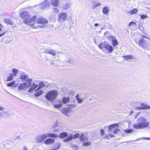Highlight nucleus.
I'll return each mask as SVG.
<instances>
[{
  "instance_id": "1",
  "label": "nucleus",
  "mask_w": 150,
  "mask_h": 150,
  "mask_svg": "<svg viewBox=\"0 0 150 150\" xmlns=\"http://www.w3.org/2000/svg\"><path fill=\"white\" fill-rule=\"evenodd\" d=\"M29 21H25L24 22L26 23L27 25H33L35 23L41 24V25H37V27L38 28H43L44 25L43 24L47 23V20L44 18L36 16H34Z\"/></svg>"
},
{
  "instance_id": "2",
  "label": "nucleus",
  "mask_w": 150,
  "mask_h": 150,
  "mask_svg": "<svg viewBox=\"0 0 150 150\" xmlns=\"http://www.w3.org/2000/svg\"><path fill=\"white\" fill-rule=\"evenodd\" d=\"M137 123L133 125V127L135 129H143L147 127L149 124V122L144 117H141L137 120Z\"/></svg>"
},
{
  "instance_id": "3",
  "label": "nucleus",
  "mask_w": 150,
  "mask_h": 150,
  "mask_svg": "<svg viewBox=\"0 0 150 150\" xmlns=\"http://www.w3.org/2000/svg\"><path fill=\"white\" fill-rule=\"evenodd\" d=\"M58 94L57 91L54 90L48 92L45 97L48 100H52L55 99Z\"/></svg>"
},
{
  "instance_id": "4",
  "label": "nucleus",
  "mask_w": 150,
  "mask_h": 150,
  "mask_svg": "<svg viewBox=\"0 0 150 150\" xmlns=\"http://www.w3.org/2000/svg\"><path fill=\"white\" fill-rule=\"evenodd\" d=\"M26 81L25 83H26V86H27V88L31 87L28 91L30 92H32L38 86V85L35 84L34 82H33L32 79H31L28 78Z\"/></svg>"
},
{
  "instance_id": "5",
  "label": "nucleus",
  "mask_w": 150,
  "mask_h": 150,
  "mask_svg": "<svg viewBox=\"0 0 150 150\" xmlns=\"http://www.w3.org/2000/svg\"><path fill=\"white\" fill-rule=\"evenodd\" d=\"M118 125L117 124L114 123L109 125L108 126H106L105 128L108 129V131L110 132H112L114 134H116L118 133L120 130L117 128L115 129V127H118Z\"/></svg>"
},
{
  "instance_id": "6",
  "label": "nucleus",
  "mask_w": 150,
  "mask_h": 150,
  "mask_svg": "<svg viewBox=\"0 0 150 150\" xmlns=\"http://www.w3.org/2000/svg\"><path fill=\"white\" fill-rule=\"evenodd\" d=\"M20 16L23 19V23L26 24H27L25 23L24 21H30V20H31L30 19L29 13L27 11H25L21 13L20 14Z\"/></svg>"
},
{
  "instance_id": "7",
  "label": "nucleus",
  "mask_w": 150,
  "mask_h": 150,
  "mask_svg": "<svg viewBox=\"0 0 150 150\" xmlns=\"http://www.w3.org/2000/svg\"><path fill=\"white\" fill-rule=\"evenodd\" d=\"M143 38H142L139 40V45L142 48H144L147 45V42L146 39H149V38L143 35Z\"/></svg>"
},
{
  "instance_id": "8",
  "label": "nucleus",
  "mask_w": 150,
  "mask_h": 150,
  "mask_svg": "<svg viewBox=\"0 0 150 150\" xmlns=\"http://www.w3.org/2000/svg\"><path fill=\"white\" fill-rule=\"evenodd\" d=\"M80 134L78 133H77L73 135L72 134H69V137H67L66 139L63 140V142H69L73 139H74L79 137Z\"/></svg>"
},
{
  "instance_id": "9",
  "label": "nucleus",
  "mask_w": 150,
  "mask_h": 150,
  "mask_svg": "<svg viewBox=\"0 0 150 150\" xmlns=\"http://www.w3.org/2000/svg\"><path fill=\"white\" fill-rule=\"evenodd\" d=\"M47 136L46 134H42L39 135L35 139V142L37 143H41L47 138Z\"/></svg>"
},
{
  "instance_id": "10",
  "label": "nucleus",
  "mask_w": 150,
  "mask_h": 150,
  "mask_svg": "<svg viewBox=\"0 0 150 150\" xmlns=\"http://www.w3.org/2000/svg\"><path fill=\"white\" fill-rule=\"evenodd\" d=\"M87 135V132H85L82 133L79 137L80 140L82 142L87 141L88 140Z\"/></svg>"
},
{
  "instance_id": "11",
  "label": "nucleus",
  "mask_w": 150,
  "mask_h": 150,
  "mask_svg": "<svg viewBox=\"0 0 150 150\" xmlns=\"http://www.w3.org/2000/svg\"><path fill=\"white\" fill-rule=\"evenodd\" d=\"M67 14L66 13H62L60 14L59 15V20L60 22H62L66 20L67 17Z\"/></svg>"
},
{
  "instance_id": "12",
  "label": "nucleus",
  "mask_w": 150,
  "mask_h": 150,
  "mask_svg": "<svg viewBox=\"0 0 150 150\" xmlns=\"http://www.w3.org/2000/svg\"><path fill=\"white\" fill-rule=\"evenodd\" d=\"M42 8L43 9H47L50 8V5L47 0L45 1L43 3L42 6Z\"/></svg>"
},
{
  "instance_id": "13",
  "label": "nucleus",
  "mask_w": 150,
  "mask_h": 150,
  "mask_svg": "<svg viewBox=\"0 0 150 150\" xmlns=\"http://www.w3.org/2000/svg\"><path fill=\"white\" fill-rule=\"evenodd\" d=\"M20 79L23 81L24 82L28 79V76L24 73H23L21 74Z\"/></svg>"
},
{
  "instance_id": "14",
  "label": "nucleus",
  "mask_w": 150,
  "mask_h": 150,
  "mask_svg": "<svg viewBox=\"0 0 150 150\" xmlns=\"http://www.w3.org/2000/svg\"><path fill=\"white\" fill-rule=\"evenodd\" d=\"M104 48L108 50V53H111L112 52L113 50L112 47L109 45L108 42H106L105 46L104 45Z\"/></svg>"
},
{
  "instance_id": "15",
  "label": "nucleus",
  "mask_w": 150,
  "mask_h": 150,
  "mask_svg": "<svg viewBox=\"0 0 150 150\" xmlns=\"http://www.w3.org/2000/svg\"><path fill=\"white\" fill-rule=\"evenodd\" d=\"M26 85V83L25 82L21 84L18 87L19 90H22L23 89L24 90H26L27 88Z\"/></svg>"
},
{
  "instance_id": "16",
  "label": "nucleus",
  "mask_w": 150,
  "mask_h": 150,
  "mask_svg": "<svg viewBox=\"0 0 150 150\" xmlns=\"http://www.w3.org/2000/svg\"><path fill=\"white\" fill-rule=\"evenodd\" d=\"M55 140L54 139L51 138H48L44 142V143L47 144H49L54 142Z\"/></svg>"
},
{
  "instance_id": "17",
  "label": "nucleus",
  "mask_w": 150,
  "mask_h": 150,
  "mask_svg": "<svg viewBox=\"0 0 150 150\" xmlns=\"http://www.w3.org/2000/svg\"><path fill=\"white\" fill-rule=\"evenodd\" d=\"M4 22L7 24L13 25L14 24L13 21L9 18H6L4 20Z\"/></svg>"
},
{
  "instance_id": "18",
  "label": "nucleus",
  "mask_w": 150,
  "mask_h": 150,
  "mask_svg": "<svg viewBox=\"0 0 150 150\" xmlns=\"http://www.w3.org/2000/svg\"><path fill=\"white\" fill-rule=\"evenodd\" d=\"M50 3L53 6L57 7L58 5V0H51Z\"/></svg>"
},
{
  "instance_id": "19",
  "label": "nucleus",
  "mask_w": 150,
  "mask_h": 150,
  "mask_svg": "<svg viewBox=\"0 0 150 150\" xmlns=\"http://www.w3.org/2000/svg\"><path fill=\"white\" fill-rule=\"evenodd\" d=\"M68 135V134L67 133L64 132H63L60 133L58 137L60 138H64L66 137H67Z\"/></svg>"
},
{
  "instance_id": "20",
  "label": "nucleus",
  "mask_w": 150,
  "mask_h": 150,
  "mask_svg": "<svg viewBox=\"0 0 150 150\" xmlns=\"http://www.w3.org/2000/svg\"><path fill=\"white\" fill-rule=\"evenodd\" d=\"M109 10V8L108 7L106 6L104 7L103 9V12L106 15H108Z\"/></svg>"
},
{
  "instance_id": "21",
  "label": "nucleus",
  "mask_w": 150,
  "mask_h": 150,
  "mask_svg": "<svg viewBox=\"0 0 150 150\" xmlns=\"http://www.w3.org/2000/svg\"><path fill=\"white\" fill-rule=\"evenodd\" d=\"M141 107H138L137 108V109H150V106H147L145 105H144L143 103H142L141 105Z\"/></svg>"
},
{
  "instance_id": "22",
  "label": "nucleus",
  "mask_w": 150,
  "mask_h": 150,
  "mask_svg": "<svg viewBox=\"0 0 150 150\" xmlns=\"http://www.w3.org/2000/svg\"><path fill=\"white\" fill-rule=\"evenodd\" d=\"M63 112V113L65 115L67 116L70 112H71V110L70 109L65 108Z\"/></svg>"
},
{
  "instance_id": "23",
  "label": "nucleus",
  "mask_w": 150,
  "mask_h": 150,
  "mask_svg": "<svg viewBox=\"0 0 150 150\" xmlns=\"http://www.w3.org/2000/svg\"><path fill=\"white\" fill-rule=\"evenodd\" d=\"M15 83V81H13L12 82H11L10 83H8L7 84V86L8 87H11L12 86H13V87H16L17 85H14Z\"/></svg>"
},
{
  "instance_id": "24",
  "label": "nucleus",
  "mask_w": 150,
  "mask_h": 150,
  "mask_svg": "<svg viewBox=\"0 0 150 150\" xmlns=\"http://www.w3.org/2000/svg\"><path fill=\"white\" fill-rule=\"evenodd\" d=\"M13 73L11 74L13 76H15L16 75L17 73L18 72V70L16 69H13L12 70Z\"/></svg>"
},
{
  "instance_id": "25",
  "label": "nucleus",
  "mask_w": 150,
  "mask_h": 150,
  "mask_svg": "<svg viewBox=\"0 0 150 150\" xmlns=\"http://www.w3.org/2000/svg\"><path fill=\"white\" fill-rule=\"evenodd\" d=\"M47 136L48 137H50L56 138L57 137V134L54 133H48Z\"/></svg>"
},
{
  "instance_id": "26",
  "label": "nucleus",
  "mask_w": 150,
  "mask_h": 150,
  "mask_svg": "<svg viewBox=\"0 0 150 150\" xmlns=\"http://www.w3.org/2000/svg\"><path fill=\"white\" fill-rule=\"evenodd\" d=\"M112 44L114 46H116L118 44L117 41L115 39V38L113 37L112 39Z\"/></svg>"
},
{
  "instance_id": "27",
  "label": "nucleus",
  "mask_w": 150,
  "mask_h": 150,
  "mask_svg": "<svg viewBox=\"0 0 150 150\" xmlns=\"http://www.w3.org/2000/svg\"><path fill=\"white\" fill-rule=\"evenodd\" d=\"M69 98L64 97L62 99L63 103L64 104L67 103L69 101Z\"/></svg>"
},
{
  "instance_id": "28",
  "label": "nucleus",
  "mask_w": 150,
  "mask_h": 150,
  "mask_svg": "<svg viewBox=\"0 0 150 150\" xmlns=\"http://www.w3.org/2000/svg\"><path fill=\"white\" fill-rule=\"evenodd\" d=\"M62 105V103L61 101L60 103L59 104H54V107L57 108H59L61 107Z\"/></svg>"
},
{
  "instance_id": "29",
  "label": "nucleus",
  "mask_w": 150,
  "mask_h": 150,
  "mask_svg": "<svg viewBox=\"0 0 150 150\" xmlns=\"http://www.w3.org/2000/svg\"><path fill=\"white\" fill-rule=\"evenodd\" d=\"M43 92V91L40 90L36 93L35 94V96L36 97H38L42 94Z\"/></svg>"
},
{
  "instance_id": "30",
  "label": "nucleus",
  "mask_w": 150,
  "mask_h": 150,
  "mask_svg": "<svg viewBox=\"0 0 150 150\" xmlns=\"http://www.w3.org/2000/svg\"><path fill=\"white\" fill-rule=\"evenodd\" d=\"M123 57L125 60H127L132 59V57L131 55H127L125 56H123Z\"/></svg>"
},
{
  "instance_id": "31",
  "label": "nucleus",
  "mask_w": 150,
  "mask_h": 150,
  "mask_svg": "<svg viewBox=\"0 0 150 150\" xmlns=\"http://www.w3.org/2000/svg\"><path fill=\"white\" fill-rule=\"evenodd\" d=\"M65 62H68L70 65H73L74 63L73 60L71 59H69L68 60H66Z\"/></svg>"
},
{
  "instance_id": "32",
  "label": "nucleus",
  "mask_w": 150,
  "mask_h": 150,
  "mask_svg": "<svg viewBox=\"0 0 150 150\" xmlns=\"http://www.w3.org/2000/svg\"><path fill=\"white\" fill-rule=\"evenodd\" d=\"M138 10L136 8H134L132 11H130L128 13H130V14L132 15L137 12Z\"/></svg>"
},
{
  "instance_id": "33",
  "label": "nucleus",
  "mask_w": 150,
  "mask_h": 150,
  "mask_svg": "<svg viewBox=\"0 0 150 150\" xmlns=\"http://www.w3.org/2000/svg\"><path fill=\"white\" fill-rule=\"evenodd\" d=\"M56 52L54 51V50L50 49L48 54L55 56L56 54Z\"/></svg>"
},
{
  "instance_id": "34",
  "label": "nucleus",
  "mask_w": 150,
  "mask_h": 150,
  "mask_svg": "<svg viewBox=\"0 0 150 150\" xmlns=\"http://www.w3.org/2000/svg\"><path fill=\"white\" fill-rule=\"evenodd\" d=\"M106 42H104V43H100L99 45V48L101 49H102L103 48H104V45L105 46Z\"/></svg>"
},
{
  "instance_id": "35",
  "label": "nucleus",
  "mask_w": 150,
  "mask_h": 150,
  "mask_svg": "<svg viewBox=\"0 0 150 150\" xmlns=\"http://www.w3.org/2000/svg\"><path fill=\"white\" fill-rule=\"evenodd\" d=\"M70 6L69 4V3L66 4H65L63 6V8L64 9H66L69 8Z\"/></svg>"
},
{
  "instance_id": "36",
  "label": "nucleus",
  "mask_w": 150,
  "mask_h": 150,
  "mask_svg": "<svg viewBox=\"0 0 150 150\" xmlns=\"http://www.w3.org/2000/svg\"><path fill=\"white\" fill-rule=\"evenodd\" d=\"M100 3H96L94 5L92 6L93 8L94 9L96 8L98 6H100Z\"/></svg>"
},
{
  "instance_id": "37",
  "label": "nucleus",
  "mask_w": 150,
  "mask_h": 150,
  "mask_svg": "<svg viewBox=\"0 0 150 150\" xmlns=\"http://www.w3.org/2000/svg\"><path fill=\"white\" fill-rule=\"evenodd\" d=\"M45 86V83H44L43 82H41L39 84V88H40L43 87Z\"/></svg>"
},
{
  "instance_id": "38",
  "label": "nucleus",
  "mask_w": 150,
  "mask_h": 150,
  "mask_svg": "<svg viewBox=\"0 0 150 150\" xmlns=\"http://www.w3.org/2000/svg\"><path fill=\"white\" fill-rule=\"evenodd\" d=\"M10 76H9L7 77V81H11L13 79V76H12V75L11 74H10Z\"/></svg>"
},
{
  "instance_id": "39",
  "label": "nucleus",
  "mask_w": 150,
  "mask_h": 150,
  "mask_svg": "<svg viewBox=\"0 0 150 150\" xmlns=\"http://www.w3.org/2000/svg\"><path fill=\"white\" fill-rule=\"evenodd\" d=\"M91 144V142L89 141L87 142H85L83 143V145L84 146H88Z\"/></svg>"
},
{
  "instance_id": "40",
  "label": "nucleus",
  "mask_w": 150,
  "mask_h": 150,
  "mask_svg": "<svg viewBox=\"0 0 150 150\" xmlns=\"http://www.w3.org/2000/svg\"><path fill=\"white\" fill-rule=\"evenodd\" d=\"M71 147L74 149H75V150H78L79 149V148L78 146L75 145H73L71 146Z\"/></svg>"
},
{
  "instance_id": "41",
  "label": "nucleus",
  "mask_w": 150,
  "mask_h": 150,
  "mask_svg": "<svg viewBox=\"0 0 150 150\" xmlns=\"http://www.w3.org/2000/svg\"><path fill=\"white\" fill-rule=\"evenodd\" d=\"M61 145V144L59 142H57L55 144L54 146L59 148Z\"/></svg>"
},
{
  "instance_id": "42",
  "label": "nucleus",
  "mask_w": 150,
  "mask_h": 150,
  "mask_svg": "<svg viewBox=\"0 0 150 150\" xmlns=\"http://www.w3.org/2000/svg\"><path fill=\"white\" fill-rule=\"evenodd\" d=\"M136 25V23H135L132 21L129 23V26L130 27V26L131 25H133L134 26H135Z\"/></svg>"
},
{
  "instance_id": "43",
  "label": "nucleus",
  "mask_w": 150,
  "mask_h": 150,
  "mask_svg": "<svg viewBox=\"0 0 150 150\" xmlns=\"http://www.w3.org/2000/svg\"><path fill=\"white\" fill-rule=\"evenodd\" d=\"M105 134V131L103 129H101L100 130V135L102 136Z\"/></svg>"
},
{
  "instance_id": "44",
  "label": "nucleus",
  "mask_w": 150,
  "mask_h": 150,
  "mask_svg": "<svg viewBox=\"0 0 150 150\" xmlns=\"http://www.w3.org/2000/svg\"><path fill=\"white\" fill-rule=\"evenodd\" d=\"M125 131L127 133H129L131 132H132V130L131 129H126L125 130Z\"/></svg>"
},
{
  "instance_id": "45",
  "label": "nucleus",
  "mask_w": 150,
  "mask_h": 150,
  "mask_svg": "<svg viewBox=\"0 0 150 150\" xmlns=\"http://www.w3.org/2000/svg\"><path fill=\"white\" fill-rule=\"evenodd\" d=\"M50 49H44L43 50V52L45 53H48Z\"/></svg>"
},
{
  "instance_id": "46",
  "label": "nucleus",
  "mask_w": 150,
  "mask_h": 150,
  "mask_svg": "<svg viewBox=\"0 0 150 150\" xmlns=\"http://www.w3.org/2000/svg\"><path fill=\"white\" fill-rule=\"evenodd\" d=\"M141 18L142 19H144L146 18L147 16L146 15H142L141 16Z\"/></svg>"
},
{
  "instance_id": "47",
  "label": "nucleus",
  "mask_w": 150,
  "mask_h": 150,
  "mask_svg": "<svg viewBox=\"0 0 150 150\" xmlns=\"http://www.w3.org/2000/svg\"><path fill=\"white\" fill-rule=\"evenodd\" d=\"M77 100L78 101V102L79 103H81L83 101L82 99H81L80 98L78 99Z\"/></svg>"
},
{
  "instance_id": "48",
  "label": "nucleus",
  "mask_w": 150,
  "mask_h": 150,
  "mask_svg": "<svg viewBox=\"0 0 150 150\" xmlns=\"http://www.w3.org/2000/svg\"><path fill=\"white\" fill-rule=\"evenodd\" d=\"M53 10L55 13H57L58 11V10L55 8H54Z\"/></svg>"
},
{
  "instance_id": "49",
  "label": "nucleus",
  "mask_w": 150,
  "mask_h": 150,
  "mask_svg": "<svg viewBox=\"0 0 150 150\" xmlns=\"http://www.w3.org/2000/svg\"><path fill=\"white\" fill-rule=\"evenodd\" d=\"M140 139H143L150 140V137H141Z\"/></svg>"
},
{
  "instance_id": "50",
  "label": "nucleus",
  "mask_w": 150,
  "mask_h": 150,
  "mask_svg": "<svg viewBox=\"0 0 150 150\" xmlns=\"http://www.w3.org/2000/svg\"><path fill=\"white\" fill-rule=\"evenodd\" d=\"M4 28V26L2 25L0 23V31L1 30V29Z\"/></svg>"
},
{
  "instance_id": "51",
  "label": "nucleus",
  "mask_w": 150,
  "mask_h": 150,
  "mask_svg": "<svg viewBox=\"0 0 150 150\" xmlns=\"http://www.w3.org/2000/svg\"><path fill=\"white\" fill-rule=\"evenodd\" d=\"M6 31H4L2 33L0 34V38L2 36L4 35L6 33Z\"/></svg>"
},
{
  "instance_id": "52",
  "label": "nucleus",
  "mask_w": 150,
  "mask_h": 150,
  "mask_svg": "<svg viewBox=\"0 0 150 150\" xmlns=\"http://www.w3.org/2000/svg\"><path fill=\"white\" fill-rule=\"evenodd\" d=\"M109 135L111 137H115V136L112 134H109Z\"/></svg>"
},
{
  "instance_id": "53",
  "label": "nucleus",
  "mask_w": 150,
  "mask_h": 150,
  "mask_svg": "<svg viewBox=\"0 0 150 150\" xmlns=\"http://www.w3.org/2000/svg\"><path fill=\"white\" fill-rule=\"evenodd\" d=\"M79 94H77L76 96V99L77 100L78 99H79Z\"/></svg>"
},
{
  "instance_id": "54",
  "label": "nucleus",
  "mask_w": 150,
  "mask_h": 150,
  "mask_svg": "<svg viewBox=\"0 0 150 150\" xmlns=\"http://www.w3.org/2000/svg\"><path fill=\"white\" fill-rule=\"evenodd\" d=\"M56 62V61H53V62H51V64L53 66H55V63H54L55 62Z\"/></svg>"
},
{
  "instance_id": "55",
  "label": "nucleus",
  "mask_w": 150,
  "mask_h": 150,
  "mask_svg": "<svg viewBox=\"0 0 150 150\" xmlns=\"http://www.w3.org/2000/svg\"><path fill=\"white\" fill-rule=\"evenodd\" d=\"M23 150H28V147L25 146H24Z\"/></svg>"
},
{
  "instance_id": "56",
  "label": "nucleus",
  "mask_w": 150,
  "mask_h": 150,
  "mask_svg": "<svg viewBox=\"0 0 150 150\" xmlns=\"http://www.w3.org/2000/svg\"><path fill=\"white\" fill-rule=\"evenodd\" d=\"M18 139V140H20V136H17L16 137V139Z\"/></svg>"
},
{
  "instance_id": "57",
  "label": "nucleus",
  "mask_w": 150,
  "mask_h": 150,
  "mask_svg": "<svg viewBox=\"0 0 150 150\" xmlns=\"http://www.w3.org/2000/svg\"><path fill=\"white\" fill-rule=\"evenodd\" d=\"M4 109V108L1 106H0V110H2Z\"/></svg>"
},
{
  "instance_id": "58",
  "label": "nucleus",
  "mask_w": 150,
  "mask_h": 150,
  "mask_svg": "<svg viewBox=\"0 0 150 150\" xmlns=\"http://www.w3.org/2000/svg\"><path fill=\"white\" fill-rule=\"evenodd\" d=\"M98 24L97 23H96L94 24V25L95 26H98Z\"/></svg>"
},
{
  "instance_id": "59",
  "label": "nucleus",
  "mask_w": 150,
  "mask_h": 150,
  "mask_svg": "<svg viewBox=\"0 0 150 150\" xmlns=\"http://www.w3.org/2000/svg\"><path fill=\"white\" fill-rule=\"evenodd\" d=\"M10 142H11V141H8L7 142V144H10Z\"/></svg>"
},
{
  "instance_id": "60",
  "label": "nucleus",
  "mask_w": 150,
  "mask_h": 150,
  "mask_svg": "<svg viewBox=\"0 0 150 150\" xmlns=\"http://www.w3.org/2000/svg\"><path fill=\"white\" fill-rule=\"evenodd\" d=\"M105 138L107 139H109V138L108 137V136L107 135V136L105 137Z\"/></svg>"
},
{
  "instance_id": "61",
  "label": "nucleus",
  "mask_w": 150,
  "mask_h": 150,
  "mask_svg": "<svg viewBox=\"0 0 150 150\" xmlns=\"http://www.w3.org/2000/svg\"><path fill=\"white\" fill-rule=\"evenodd\" d=\"M54 132H57V130L56 129H55L54 130Z\"/></svg>"
},
{
  "instance_id": "62",
  "label": "nucleus",
  "mask_w": 150,
  "mask_h": 150,
  "mask_svg": "<svg viewBox=\"0 0 150 150\" xmlns=\"http://www.w3.org/2000/svg\"><path fill=\"white\" fill-rule=\"evenodd\" d=\"M138 114H137L135 116V118L136 119L137 118V115Z\"/></svg>"
},
{
  "instance_id": "63",
  "label": "nucleus",
  "mask_w": 150,
  "mask_h": 150,
  "mask_svg": "<svg viewBox=\"0 0 150 150\" xmlns=\"http://www.w3.org/2000/svg\"><path fill=\"white\" fill-rule=\"evenodd\" d=\"M133 112V111H131V113H132Z\"/></svg>"
},
{
  "instance_id": "64",
  "label": "nucleus",
  "mask_w": 150,
  "mask_h": 150,
  "mask_svg": "<svg viewBox=\"0 0 150 150\" xmlns=\"http://www.w3.org/2000/svg\"><path fill=\"white\" fill-rule=\"evenodd\" d=\"M139 139H137L136 140H139Z\"/></svg>"
}]
</instances>
